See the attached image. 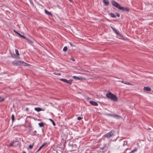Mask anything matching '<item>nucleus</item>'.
<instances>
[{"mask_svg": "<svg viewBox=\"0 0 153 153\" xmlns=\"http://www.w3.org/2000/svg\"><path fill=\"white\" fill-rule=\"evenodd\" d=\"M70 59L72 61H75V59L73 58H71Z\"/></svg>", "mask_w": 153, "mask_h": 153, "instance_id": "c9c22d12", "label": "nucleus"}, {"mask_svg": "<svg viewBox=\"0 0 153 153\" xmlns=\"http://www.w3.org/2000/svg\"><path fill=\"white\" fill-rule=\"evenodd\" d=\"M120 145L123 146H128V142L127 140H125L123 142H120Z\"/></svg>", "mask_w": 153, "mask_h": 153, "instance_id": "0eeeda50", "label": "nucleus"}, {"mask_svg": "<svg viewBox=\"0 0 153 153\" xmlns=\"http://www.w3.org/2000/svg\"><path fill=\"white\" fill-rule=\"evenodd\" d=\"M26 39L28 41L30 42H31L28 39L26 38V39Z\"/></svg>", "mask_w": 153, "mask_h": 153, "instance_id": "4c0bfd02", "label": "nucleus"}, {"mask_svg": "<svg viewBox=\"0 0 153 153\" xmlns=\"http://www.w3.org/2000/svg\"><path fill=\"white\" fill-rule=\"evenodd\" d=\"M49 120L52 123L53 125L54 126H55L56 125V124L54 121L51 119H49Z\"/></svg>", "mask_w": 153, "mask_h": 153, "instance_id": "aec40b11", "label": "nucleus"}, {"mask_svg": "<svg viewBox=\"0 0 153 153\" xmlns=\"http://www.w3.org/2000/svg\"><path fill=\"white\" fill-rule=\"evenodd\" d=\"M106 148V145H105L104 146H103V147H101V149L103 150L104 149V148Z\"/></svg>", "mask_w": 153, "mask_h": 153, "instance_id": "2f4dec72", "label": "nucleus"}, {"mask_svg": "<svg viewBox=\"0 0 153 153\" xmlns=\"http://www.w3.org/2000/svg\"><path fill=\"white\" fill-rule=\"evenodd\" d=\"M144 90L145 91H151V88L148 87H145L144 88Z\"/></svg>", "mask_w": 153, "mask_h": 153, "instance_id": "9d476101", "label": "nucleus"}, {"mask_svg": "<svg viewBox=\"0 0 153 153\" xmlns=\"http://www.w3.org/2000/svg\"><path fill=\"white\" fill-rule=\"evenodd\" d=\"M70 45H71V46H73V45L71 43V42L70 43Z\"/></svg>", "mask_w": 153, "mask_h": 153, "instance_id": "79ce46f5", "label": "nucleus"}, {"mask_svg": "<svg viewBox=\"0 0 153 153\" xmlns=\"http://www.w3.org/2000/svg\"><path fill=\"white\" fill-rule=\"evenodd\" d=\"M38 124L39 126L41 127H43L44 125V123L42 122H41L40 123H39Z\"/></svg>", "mask_w": 153, "mask_h": 153, "instance_id": "6ab92c4d", "label": "nucleus"}, {"mask_svg": "<svg viewBox=\"0 0 153 153\" xmlns=\"http://www.w3.org/2000/svg\"><path fill=\"white\" fill-rule=\"evenodd\" d=\"M119 10L127 12H129L130 10L129 9L128 7L121 6H120Z\"/></svg>", "mask_w": 153, "mask_h": 153, "instance_id": "423d86ee", "label": "nucleus"}, {"mask_svg": "<svg viewBox=\"0 0 153 153\" xmlns=\"http://www.w3.org/2000/svg\"><path fill=\"white\" fill-rule=\"evenodd\" d=\"M15 52H16V54L17 55V56H19L20 55V54L19 53V51L17 50H15Z\"/></svg>", "mask_w": 153, "mask_h": 153, "instance_id": "5701e85b", "label": "nucleus"}, {"mask_svg": "<svg viewBox=\"0 0 153 153\" xmlns=\"http://www.w3.org/2000/svg\"><path fill=\"white\" fill-rule=\"evenodd\" d=\"M16 34H18L19 36L21 35V34L20 33H19V32L17 33Z\"/></svg>", "mask_w": 153, "mask_h": 153, "instance_id": "58836bf2", "label": "nucleus"}, {"mask_svg": "<svg viewBox=\"0 0 153 153\" xmlns=\"http://www.w3.org/2000/svg\"><path fill=\"white\" fill-rule=\"evenodd\" d=\"M107 115L108 116L113 117V114H107Z\"/></svg>", "mask_w": 153, "mask_h": 153, "instance_id": "473e14b6", "label": "nucleus"}, {"mask_svg": "<svg viewBox=\"0 0 153 153\" xmlns=\"http://www.w3.org/2000/svg\"><path fill=\"white\" fill-rule=\"evenodd\" d=\"M23 65L26 66L28 65V64L25 62H24V63H23Z\"/></svg>", "mask_w": 153, "mask_h": 153, "instance_id": "7c9ffc66", "label": "nucleus"}, {"mask_svg": "<svg viewBox=\"0 0 153 153\" xmlns=\"http://www.w3.org/2000/svg\"><path fill=\"white\" fill-rule=\"evenodd\" d=\"M60 80L61 81H62L64 82H65L66 83H68L70 85H71L72 83V82L73 81L72 79H70L69 80H68L66 79H60Z\"/></svg>", "mask_w": 153, "mask_h": 153, "instance_id": "39448f33", "label": "nucleus"}, {"mask_svg": "<svg viewBox=\"0 0 153 153\" xmlns=\"http://www.w3.org/2000/svg\"><path fill=\"white\" fill-rule=\"evenodd\" d=\"M116 14L117 16L119 17L120 16V15L119 13H116Z\"/></svg>", "mask_w": 153, "mask_h": 153, "instance_id": "72a5a7b5", "label": "nucleus"}, {"mask_svg": "<svg viewBox=\"0 0 153 153\" xmlns=\"http://www.w3.org/2000/svg\"><path fill=\"white\" fill-rule=\"evenodd\" d=\"M106 96L107 97L114 101L117 102L118 101V99L117 96L112 94L111 92L107 93Z\"/></svg>", "mask_w": 153, "mask_h": 153, "instance_id": "f257e3e1", "label": "nucleus"}, {"mask_svg": "<svg viewBox=\"0 0 153 153\" xmlns=\"http://www.w3.org/2000/svg\"><path fill=\"white\" fill-rule=\"evenodd\" d=\"M109 15L111 17L115 18L116 17L115 15L113 13H109Z\"/></svg>", "mask_w": 153, "mask_h": 153, "instance_id": "f3484780", "label": "nucleus"}, {"mask_svg": "<svg viewBox=\"0 0 153 153\" xmlns=\"http://www.w3.org/2000/svg\"><path fill=\"white\" fill-rule=\"evenodd\" d=\"M23 153H26V152L25 151H23Z\"/></svg>", "mask_w": 153, "mask_h": 153, "instance_id": "c03bdc74", "label": "nucleus"}, {"mask_svg": "<svg viewBox=\"0 0 153 153\" xmlns=\"http://www.w3.org/2000/svg\"><path fill=\"white\" fill-rule=\"evenodd\" d=\"M33 132L34 133H36V131H34Z\"/></svg>", "mask_w": 153, "mask_h": 153, "instance_id": "37998d69", "label": "nucleus"}, {"mask_svg": "<svg viewBox=\"0 0 153 153\" xmlns=\"http://www.w3.org/2000/svg\"><path fill=\"white\" fill-rule=\"evenodd\" d=\"M53 74H55V75H59V76H60L61 75V74L60 73H56V72H54L53 73Z\"/></svg>", "mask_w": 153, "mask_h": 153, "instance_id": "b1692460", "label": "nucleus"}, {"mask_svg": "<svg viewBox=\"0 0 153 153\" xmlns=\"http://www.w3.org/2000/svg\"><path fill=\"white\" fill-rule=\"evenodd\" d=\"M13 31L15 33H16V34L17 33H18V32L17 31H16L15 30H13Z\"/></svg>", "mask_w": 153, "mask_h": 153, "instance_id": "ea45409f", "label": "nucleus"}, {"mask_svg": "<svg viewBox=\"0 0 153 153\" xmlns=\"http://www.w3.org/2000/svg\"><path fill=\"white\" fill-rule=\"evenodd\" d=\"M113 117H114L116 118L119 119V118H121V116L117 114H113Z\"/></svg>", "mask_w": 153, "mask_h": 153, "instance_id": "dca6fc26", "label": "nucleus"}, {"mask_svg": "<svg viewBox=\"0 0 153 153\" xmlns=\"http://www.w3.org/2000/svg\"><path fill=\"white\" fill-rule=\"evenodd\" d=\"M122 82L123 83H125V84H128V85H130V83H126V81H122Z\"/></svg>", "mask_w": 153, "mask_h": 153, "instance_id": "bb28decb", "label": "nucleus"}, {"mask_svg": "<svg viewBox=\"0 0 153 153\" xmlns=\"http://www.w3.org/2000/svg\"><path fill=\"white\" fill-rule=\"evenodd\" d=\"M112 29L113 30V31H114L115 33H116L117 34H118L121 37H123V36L121 34H119V33H118V31L117 30H116V29H115L113 27H112Z\"/></svg>", "mask_w": 153, "mask_h": 153, "instance_id": "1a4fd4ad", "label": "nucleus"}, {"mask_svg": "<svg viewBox=\"0 0 153 153\" xmlns=\"http://www.w3.org/2000/svg\"><path fill=\"white\" fill-rule=\"evenodd\" d=\"M45 13L47 14L48 15L51 16H52V14L51 13V12L48 11L46 9H45Z\"/></svg>", "mask_w": 153, "mask_h": 153, "instance_id": "9b49d317", "label": "nucleus"}, {"mask_svg": "<svg viewBox=\"0 0 153 153\" xmlns=\"http://www.w3.org/2000/svg\"><path fill=\"white\" fill-rule=\"evenodd\" d=\"M114 130H111L110 132L104 135V137H107V138H109L111 137L114 136Z\"/></svg>", "mask_w": 153, "mask_h": 153, "instance_id": "7ed1b4c3", "label": "nucleus"}, {"mask_svg": "<svg viewBox=\"0 0 153 153\" xmlns=\"http://www.w3.org/2000/svg\"><path fill=\"white\" fill-rule=\"evenodd\" d=\"M29 130L30 132L32 131V126L31 125L30 123L29 124Z\"/></svg>", "mask_w": 153, "mask_h": 153, "instance_id": "a211bd4d", "label": "nucleus"}, {"mask_svg": "<svg viewBox=\"0 0 153 153\" xmlns=\"http://www.w3.org/2000/svg\"><path fill=\"white\" fill-rule=\"evenodd\" d=\"M25 110H26V111H28L29 110L28 108H26L25 109Z\"/></svg>", "mask_w": 153, "mask_h": 153, "instance_id": "a19ab883", "label": "nucleus"}, {"mask_svg": "<svg viewBox=\"0 0 153 153\" xmlns=\"http://www.w3.org/2000/svg\"><path fill=\"white\" fill-rule=\"evenodd\" d=\"M34 109L37 112H39L42 110V109L39 107L35 108Z\"/></svg>", "mask_w": 153, "mask_h": 153, "instance_id": "ddd939ff", "label": "nucleus"}, {"mask_svg": "<svg viewBox=\"0 0 153 153\" xmlns=\"http://www.w3.org/2000/svg\"><path fill=\"white\" fill-rule=\"evenodd\" d=\"M4 98H2L0 100V102H1L3 101H4Z\"/></svg>", "mask_w": 153, "mask_h": 153, "instance_id": "e433bc0d", "label": "nucleus"}, {"mask_svg": "<svg viewBox=\"0 0 153 153\" xmlns=\"http://www.w3.org/2000/svg\"><path fill=\"white\" fill-rule=\"evenodd\" d=\"M47 144L46 143H44L42 145L40 146L39 149L37 150L36 152H37L39 150H40L43 147H44Z\"/></svg>", "mask_w": 153, "mask_h": 153, "instance_id": "f8f14e48", "label": "nucleus"}, {"mask_svg": "<svg viewBox=\"0 0 153 153\" xmlns=\"http://www.w3.org/2000/svg\"><path fill=\"white\" fill-rule=\"evenodd\" d=\"M82 118L80 117H78L77 118V119L79 120H82Z\"/></svg>", "mask_w": 153, "mask_h": 153, "instance_id": "c756f323", "label": "nucleus"}, {"mask_svg": "<svg viewBox=\"0 0 153 153\" xmlns=\"http://www.w3.org/2000/svg\"><path fill=\"white\" fill-rule=\"evenodd\" d=\"M24 62L21 61L15 60L12 62V64L14 65L17 66L23 65Z\"/></svg>", "mask_w": 153, "mask_h": 153, "instance_id": "f03ea898", "label": "nucleus"}, {"mask_svg": "<svg viewBox=\"0 0 153 153\" xmlns=\"http://www.w3.org/2000/svg\"><path fill=\"white\" fill-rule=\"evenodd\" d=\"M68 48L67 47H65L63 49V51H67Z\"/></svg>", "mask_w": 153, "mask_h": 153, "instance_id": "a878e982", "label": "nucleus"}, {"mask_svg": "<svg viewBox=\"0 0 153 153\" xmlns=\"http://www.w3.org/2000/svg\"><path fill=\"white\" fill-rule=\"evenodd\" d=\"M1 98V97H0V98Z\"/></svg>", "mask_w": 153, "mask_h": 153, "instance_id": "a18cd8bd", "label": "nucleus"}, {"mask_svg": "<svg viewBox=\"0 0 153 153\" xmlns=\"http://www.w3.org/2000/svg\"><path fill=\"white\" fill-rule=\"evenodd\" d=\"M111 3L113 6L119 9L121 6L120 5L119 3L114 1H112Z\"/></svg>", "mask_w": 153, "mask_h": 153, "instance_id": "20e7f679", "label": "nucleus"}, {"mask_svg": "<svg viewBox=\"0 0 153 153\" xmlns=\"http://www.w3.org/2000/svg\"><path fill=\"white\" fill-rule=\"evenodd\" d=\"M11 119L12 121L13 122L15 119V117L13 114L11 116Z\"/></svg>", "mask_w": 153, "mask_h": 153, "instance_id": "412c9836", "label": "nucleus"}, {"mask_svg": "<svg viewBox=\"0 0 153 153\" xmlns=\"http://www.w3.org/2000/svg\"><path fill=\"white\" fill-rule=\"evenodd\" d=\"M34 143H33L32 144H30L29 145V148L30 149H32L33 147V146L34 145Z\"/></svg>", "mask_w": 153, "mask_h": 153, "instance_id": "4be33fe9", "label": "nucleus"}, {"mask_svg": "<svg viewBox=\"0 0 153 153\" xmlns=\"http://www.w3.org/2000/svg\"><path fill=\"white\" fill-rule=\"evenodd\" d=\"M81 70H82V71H85L87 72H88V71H87V70H85L84 69H81Z\"/></svg>", "mask_w": 153, "mask_h": 153, "instance_id": "f704fd0d", "label": "nucleus"}, {"mask_svg": "<svg viewBox=\"0 0 153 153\" xmlns=\"http://www.w3.org/2000/svg\"><path fill=\"white\" fill-rule=\"evenodd\" d=\"M103 2L107 6L109 4V1L108 0H103Z\"/></svg>", "mask_w": 153, "mask_h": 153, "instance_id": "4468645a", "label": "nucleus"}, {"mask_svg": "<svg viewBox=\"0 0 153 153\" xmlns=\"http://www.w3.org/2000/svg\"><path fill=\"white\" fill-rule=\"evenodd\" d=\"M20 37L21 38H23L24 39H26V38L23 35H22L21 34V35L20 36Z\"/></svg>", "mask_w": 153, "mask_h": 153, "instance_id": "cd10ccee", "label": "nucleus"}, {"mask_svg": "<svg viewBox=\"0 0 153 153\" xmlns=\"http://www.w3.org/2000/svg\"><path fill=\"white\" fill-rule=\"evenodd\" d=\"M137 150V149H134L133 150H132L129 153H132V152H135Z\"/></svg>", "mask_w": 153, "mask_h": 153, "instance_id": "c85d7f7f", "label": "nucleus"}, {"mask_svg": "<svg viewBox=\"0 0 153 153\" xmlns=\"http://www.w3.org/2000/svg\"><path fill=\"white\" fill-rule=\"evenodd\" d=\"M89 103L94 106H97L98 105V104L96 102L93 100L90 101Z\"/></svg>", "mask_w": 153, "mask_h": 153, "instance_id": "6e6552de", "label": "nucleus"}, {"mask_svg": "<svg viewBox=\"0 0 153 153\" xmlns=\"http://www.w3.org/2000/svg\"><path fill=\"white\" fill-rule=\"evenodd\" d=\"M14 143V141H13L11 143H10L9 145V146H13V145Z\"/></svg>", "mask_w": 153, "mask_h": 153, "instance_id": "393cba45", "label": "nucleus"}, {"mask_svg": "<svg viewBox=\"0 0 153 153\" xmlns=\"http://www.w3.org/2000/svg\"><path fill=\"white\" fill-rule=\"evenodd\" d=\"M73 78L74 79H78V80H82V77H77V76H73Z\"/></svg>", "mask_w": 153, "mask_h": 153, "instance_id": "2eb2a0df", "label": "nucleus"}]
</instances>
